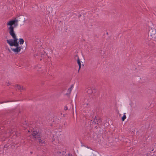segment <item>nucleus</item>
<instances>
[{
	"label": "nucleus",
	"instance_id": "obj_16",
	"mask_svg": "<svg viewBox=\"0 0 156 156\" xmlns=\"http://www.w3.org/2000/svg\"><path fill=\"white\" fill-rule=\"evenodd\" d=\"M28 133H30L31 132H30V130H28Z\"/></svg>",
	"mask_w": 156,
	"mask_h": 156
},
{
	"label": "nucleus",
	"instance_id": "obj_2",
	"mask_svg": "<svg viewBox=\"0 0 156 156\" xmlns=\"http://www.w3.org/2000/svg\"><path fill=\"white\" fill-rule=\"evenodd\" d=\"M30 137L37 139L40 143L43 144L44 143L45 141L44 140L41 138V133L38 132L37 131L33 130L32 132Z\"/></svg>",
	"mask_w": 156,
	"mask_h": 156
},
{
	"label": "nucleus",
	"instance_id": "obj_7",
	"mask_svg": "<svg viewBox=\"0 0 156 156\" xmlns=\"http://www.w3.org/2000/svg\"><path fill=\"white\" fill-rule=\"evenodd\" d=\"M77 63L79 66V70L80 69V67H81V62H80V60L78 58V59H77Z\"/></svg>",
	"mask_w": 156,
	"mask_h": 156
},
{
	"label": "nucleus",
	"instance_id": "obj_6",
	"mask_svg": "<svg viewBox=\"0 0 156 156\" xmlns=\"http://www.w3.org/2000/svg\"><path fill=\"white\" fill-rule=\"evenodd\" d=\"M24 42V40L22 38H20L18 41V43L20 45L23 44Z\"/></svg>",
	"mask_w": 156,
	"mask_h": 156
},
{
	"label": "nucleus",
	"instance_id": "obj_4",
	"mask_svg": "<svg viewBox=\"0 0 156 156\" xmlns=\"http://www.w3.org/2000/svg\"><path fill=\"white\" fill-rule=\"evenodd\" d=\"M56 156H73L72 154H69L68 155L66 156L64 152H61L59 151L56 154Z\"/></svg>",
	"mask_w": 156,
	"mask_h": 156
},
{
	"label": "nucleus",
	"instance_id": "obj_14",
	"mask_svg": "<svg viewBox=\"0 0 156 156\" xmlns=\"http://www.w3.org/2000/svg\"><path fill=\"white\" fill-rule=\"evenodd\" d=\"M19 17L20 19L22 18L23 19H25V18H24V16H19Z\"/></svg>",
	"mask_w": 156,
	"mask_h": 156
},
{
	"label": "nucleus",
	"instance_id": "obj_1",
	"mask_svg": "<svg viewBox=\"0 0 156 156\" xmlns=\"http://www.w3.org/2000/svg\"><path fill=\"white\" fill-rule=\"evenodd\" d=\"M18 20L15 19L13 20H11L7 23V28H8L9 34L13 39H7L6 41L7 43L10 47L12 51L15 54L20 52L22 49V46H20L18 43V40L16 34L14 30V27L13 25L15 24H17Z\"/></svg>",
	"mask_w": 156,
	"mask_h": 156
},
{
	"label": "nucleus",
	"instance_id": "obj_17",
	"mask_svg": "<svg viewBox=\"0 0 156 156\" xmlns=\"http://www.w3.org/2000/svg\"><path fill=\"white\" fill-rule=\"evenodd\" d=\"M1 102L0 103V104H1V103H5V102Z\"/></svg>",
	"mask_w": 156,
	"mask_h": 156
},
{
	"label": "nucleus",
	"instance_id": "obj_10",
	"mask_svg": "<svg viewBox=\"0 0 156 156\" xmlns=\"http://www.w3.org/2000/svg\"><path fill=\"white\" fill-rule=\"evenodd\" d=\"M73 86H71L68 89V91L69 92V93H70L71 92L73 89Z\"/></svg>",
	"mask_w": 156,
	"mask_h": 156
},
{
	"label": "nucleus",
	"instance_id": "obj_15",
	"mask_svg": "<svg viewBox=\"0 0 156 156\" xmlns=\"http://www.w3.org/2000/svg\"><path fill=\"white\" fill-rule=\"evenodd\" d=\"M64 109L65 110H66L68 109V108L66 106H65L64 108Z\"/></svg>",
	"mask_w": 156,
	"mask_h": 156
},
{
	"label": "nucleus",
	"instance_id": "obj_8",
	"mask_svg": "<svg viewBox=\"0 0 156 156\" xmlns=\"http://www.w3.org/2000/svg\"><path fill=\"white\" fill-rule=\"evenodd\" d=\"M125 114V113H124L122 117V121H124L125 120V119L126 118V117Z\"/></svg>",
	"mask_w": 156,
	"mask_h": 156
},
{
	"label": "nucleus",
	"instance_id": "obj_12",
	"mask_svg": "<svg viewBox=\"0 0 156 156\" xmlns=\"http://www.w3.org/2000/svg\"><path fill=\"white\" fill-rule=\"evenodd\" d=\"M22 126L24 128H27V123L26 122H25V123L23 124V125Z\"/></svg>",
	"mask_w": 156,
	"mask_h": 156
},
{
	"label": "nucleus",
	"instance_id": "obj_13",
	"mask_svg": "<svg viewBox=\"0 0 156 156\" xmlns=\"http://www.w3.org/2000/svg\"><path fill=\"white\" fill-rule=\"evenodd\" d=\"M88 103H87L86 104L84 105V107H86L88 105Z\"/></svg>",
	"mask_w": 156,
	"mask_h": 156
},
{
	"label": "nucleus",
	"instance_id": "obj_9",
	"mask_svg": "<svg viewBox=\"0 0 156 156\" xmlns=\"http://www.w3.org/2000/svg\"><path fill=\"white\" fill-rule=\"evenodd\" d=\"M87 92L89 94H90L92 93V90L90 88L88 89Z\"/></svg>",
	"mask_w": 156,
	"mask_h": 156
},
{
	"label": "nucleus",
	"instance_id": "obj_11",
	"mask_svg": "<svg viewBox=\"0 0 156 156\" xmlns=\"http://www.w3.org/2000/svg\"><path fill=\"white\" fill-rule=\"evenodd\" d=\"M9 133H10V135L11 136H12V134L14 135L16 134V132H14V131H13V132H12V131H10Z\"/></svg>",
	"mask_w": 156,
	"mask_h": 156
},
{
	"label": "nucleus",
	"instance_id": "obj_5",
	"mask_svg": "<svg viewBox=\"0 0 156 156\" xmlns=\"http://www.w3.org/2000/svg\"><path fill=\"white\" fill-rule=\"evenodd\" d=\"M16 87L17 89L20 90H24L25 89V88L23 86H21L18 85H16Z\"/></svg>",
	"mask_w": 156,
	"mask_h": 156
},
{
	"label": "nucleus",
	"instance_id": "obj_3",
	"mask_svg": "<svg viewBox=\"0 0 156 156\" xmlns=\"http://www.w3.org/2000/svg\"><path fill=\"white\" fill-rule=\"evenodd\" d=\"M148 34L151 37L154 39L156 38V30L153 27H148Z\"/></svg>",
	"mask_w": 156,
	"mask_h": 156
}]
</instances>
